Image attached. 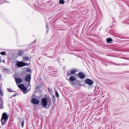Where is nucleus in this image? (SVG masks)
Segmentation results:
<instances>
[{"mask_svg": "<svg viewBox=\"0 0 129 129\" xmlns=\"http://www.w3.org/2000/svg\"><path fill=\"white\" fill-rule=\"evenodd\" d=\"M47 97L43 98L41 100L42 104V105L44 107H46L47 105L48 102Z\"/></svg>", "mask_w": 129, "mask_h": 129, "instance_id": "obj_5", "label": "nucleus"}, {"mask_svg": "<svg viewBox=\"0 0 129 129\" xmlns=\"http://www.w3.org/2000/svg\"><path fill=\"white\" fill-rule=\"evenodd\" d=\"M47 89L49 92H52V90L50 88L47 87Z\"/></svg>", "mask_w": 129, "mask_h": 129, "instance_id": "obj_26", "label": "nucleus"}, {"mask_svg": "<svg viewBox=\"0 0 129 129\" xmlns=\"http://www.w3.org/2000/svg\"><path fill=\"white\" fill-rule=\"evenodd\" d=\"M46 30L47 31H48V24L47 23H46Z\"/></svg>", "mask_w": 129, "mask_h": 129, "instance_id": "obj_24", "label": "nucleus"}, {"mask_svg": "<svg viewBox=\"0 0 129 129\" xmlns=\"http://www.w3.org/2000/svg\"><path fill=\"white\" fill-rule=\"evenodd\" d=\"M16 94L18 95L17 93H16L15 94L13 95H12V96L10 97V98H13V97H15V96H16Z\"/></svg>", "mask_w": 129, "mask_h": 129, "instance_id": "obj_28", "label": "nucleus"}, {"mask_svg": "<svg viewBox=\"0 0 129 129\" xmlns=\"http://www.w3.org/2000/svg\"><path fill=\"white\" fill-rule=\"evenodd\" d=\"M15 80L16 82V83L17 84V83L20 84L21 83H22V79L21 78H15Z\"/></svg>", "mask_w": 129, "mask_h": 129, "instance_id": "obj_10", "label": "nucleus"}, {"mask_svg": "<svg viewBox=\"0 0 129 129\" xmlns=\"http://www.w3.org/2000/svg\"><path fill=\"white\" fill-rule=\"evenodd\" d=\"M47 99L48 103L47 104L48 105V107H49V106L51 105L52 102L50 98L47 97Z\"/></svg>", "mask_w": 129, "mask_h": 129, "instance_id": "obj_14", "label": "nucleus"}, {"mask_svg": "<svg viewBox=\"0 0 129 129\" xmlns=\"http://www.w3.org/2000/svg\"><path fill=\"white\" fill-rule=\"evenodd\" d=\"M106 40L107 43L111 44L113 43L112 39L111 38H107Z\"/></svg>", "mask_w": 129, "mask_h": 129, "instance_id": "obj_13", "label": "nucleus"}, {"mask_svg": "<svg viewBox=\"0 0 129 129\" xmlns=\"http://www.w3.org/2000/svg\"><path fill=\"white\" fill-rule=\"evenodd\" d=\"M23 62L22 61L18 62L17 61L16 63L17 66L19 67H23Z\"/></svg>", "mask_w": 129, "mask_h": 129, "instance_id": "obj_8", "label": "nucleus"}, {"mask_svg": "<svg viewBox=\"0 0 129 129\" xmlns=\"http://www.w3.org/2000/svg\"><path fill=\"white\" fill-rule=\"evenodd\" d=\"M24 120H22L21 122V125H22V127H23L24 126Z\"/></svg>", "mask_w": 129, "mask_h": 129, "instance_id": "obj_22", "label": "nucleus"}, {"mask_svg": "<svg viewBox=\"0 0 129 129\" xmlns=\"http://www.w3.org/2000/svg\"><path fill=\"white\" fill-rule=\"evenodd\" d=\"M0 95L3 96L4 94L0 90Z\"/></svg>", "mask_w": 129, "mask_h": 129, "instance_id": "obj_29", "label": "nucleus"}, {"mask_svg": "<svg viewBox=\"0 0 129 129\" xmlns=\"http://www.w3.org/2000/svg\"><path fill=\"white\" fill-rule=\"evenodd\" d=\"M36 40H35V41H34V42H33V43H34V44H35V43H36Z\"/></svg>", "mask_w": 129, "mask_h": 129, "instance_id": "obj_33", "label": "nucleus"}, {"mask_svg": "<svg viewBox=\"0 0 129 129\" xmlns=\"http://www.w3.org/2000/svg\"><path fill=\"white\" fill-rule=\"evenodd\" d=\"M76 71L75 70H72L71 71V73L72 74H74L76 72Z\"/></svg>", "mask_w": 129, "mask_h": 129, "instance_id": "obj_18", "label": "nucleus"}, {"mask_svg": "<svg viewBox=\"0 0 129 129\" xmlns=\"http://www.w3.org/2000/svg\"><path fill=\"white\" fill-rule=\"evenodd\" d=\"M26 71L27 72H28L29 73H30L31 72V70L30 69L28 68V69H27L26 70Z\"/></svg>", "mask_w": 129, "mask_h": 129, "instance_id": "obj_21", "label": "nucleus"}, {"mask_svg": "<svg viewBox=\"0 0 129 129\" xmlns=\"http://www.w3.org/2000/svg\"><path fill=\"white\" fill-rule=\"evenodd\" d=\"M59 3L60 4H63L64 3V0H59Z\"/></svg>", "mask_w": 129, "mask_h": 129, "instance_id": "obj_16", "label": "nucleus"}, {"mask_svg": "<svg viewBox=\"0 0 129 129\" xmlns=\"http://www.w3.org/2000/svg\"><path fill=\"white\" fill-rule=\"evenodd\" d=\"M85 83L90 85H91L93 83V81L91 80L88 78H87L85 79Z\"/></svg>", "mask_w": 129, "mask_h": 129, "instance_id": "obj_6", "label": "nucleus"}, {"mask_svg": "<svg viewBox=\"0 0 129 129\" xmlns=\"http://www.w3.org/2000/svg\"><path fill=\"white\" fill-rule=\"evenodd\" d=\"M117 64L118 65H122V64Z\"/></svg>", "mask_w": 129, "mask_h": 129, "instance_id": "obj_34", "label": "nucleus"}, {"mask_svg": "<svg viewBox=\"0 0 129 129\" xmlns=\"http://www.w3.org/2000/svg\"><path fill=\"white\" fill-rule=\"evenodd\" d=\"M30 75L28 74L26 76L25 78V80L27 82H29L27 83L26 84H25L26 86H28V87L29 86H30Z\"/></svg>", "mask_w": 129, "mask_h": 129, "instance_id": "obj_4", "label": "nucleus"}, {"mask_svg": "<svg viewBox=\"0 0 129 129\" xmlns=\"http://www.w3.org/2000/svg\"><path fill=\"white\" fill-rule=\"evenodd\" d=\"M7 90L10 91V92H14V91H13V90H11V89L10 88H7Z\"/></svg>", "mask_w": 129, "mask_h": 129, "instance_id": "obj_23", "label": "nucleus"}, {"mask_svg": "<svg viewBox=\"0 0 129 129\" xmlns=\"http://www.w3.org/2000/svg\"><path fill=\"white\" fill-rule=\"evenodd\" d=\"M52 99H55V97L54 95H53L52 97Z\"/></svg>", "mask_w": 129, "mask_h": 129, "instance_id": "obj_32", "label": "nucleus"}, {"mask_svg": "<svg viewBox=\"0 0 129 129\" xmlns=\"http://www.w3.org/2000/svg\"><path fill=\"white\" fill-rule=\"evenodd\" d=\"M55 93L56 95V96L57 98L58 97H59V94L58 92L57 91H56Z\"/></svg>", "mask_w": 129, "mask_h": 129, "instance_id": "obj_27", "label": "nucleus"}, {"mask_svg": "<svg viewBox=\"0 0 129 129\" xmlns=\"http://www.w3.org/2000/svg\"><path fill=\"white\" fill-rule=\"evenodd\" d=\"M23 67L26 66H29L30 64V63H24L23 62Z\"/></svg>", "mask_w": 129, "mask_h": 129, "instance_id": "obj_19", "label": "nucleus"}, {"mask_svg": "<svg viewBox=\"0 0 129 129\" xmlns=\"http://www.w3.org/2000/svg\"><path fill=\"white\" fill-rule=\"evenodd\" d=\"M78 77L79 78L81 79H84L85 77V75L82 72H79L78 73Z\"/></svg>", "mask_w": 129, "mask_h": 129, "instance_id": "obj_9", "label": "nucleus"}, {"mask_svg": "<svg viewBox=\"0 0 129 129\" xmlns=\"http://www.w3.org/2000/svg\"><path fill=\"white\" fill-rule=\"evenodd\" d=\"M3 72L4 73H8L10 71L9 69L7 68L3 69Z\"/></svg>", "mask_w": 129, "mask_h": 129, "instance_id": "obj_15", "label": "nucleus"}, {"mask_svg": "<svg viewBox=\"0 0 129 129\" xmlns=\"http://www.w3.org/2000/svg\"><path fill=\"white\" fill-rule=\"evenodd\" d=\"M2 61H3V62L4 63H5V61L4 60H3Z\"/></svg>", "mask_w": 129, "mask_h": 129, "instance_id": "obj_36", "label": "nucleus"}, {"mask_svg": "<svg viewBox=\"0 0 129 129\" xmlns=\"http://www.w3.org/2000/svg\"><path fill=\"white\" fill-rule=\"evenodd\" d=\"M1 86H0V89H1Z\"/></svg>", "mask_w": 129, "mask_h": 129, "instance_id": "obj_37", "label": "nucleus"}, {"mask_svg": "<svg viewBox=\"0 0 129 129\" xmlns=\"http://www.w3.org/2000/svg\"><path fill=\"white\" fill-rule=\"evenodd\" d=\"M45 107L46 108H48V107Z\"/></svg>", "mask_w": 129, "mask_h": 129, "instance_id": "obj_38", "label": "nucleus"}, {"mask_svg": "<svg viewBox=\"0 0 129 129\" xmlns=\"http://www.w3.org/2000/svg\"><path fill=\"white\" fill-rule=\"evenodd\" d=\"M127 88L128 90H129V87H128Z\"/></svg>", "mask_w": 129, "mask_h": 129, "instance_id": "obj_35", "label": "nucleus"}, {"mask_svg": "<svg viewBox=\"0 0 129 129\" xmlns=\"http://www.w3.org/2000/svg\"><path fill=\"white\" fill-rule=\"evenodd\" d=\"M52 68L51 67H48L47 68V70H51V68Z\"/></svg>", "mask_w": 129, "mask_h": 129, "instance_id": "obj_31", "label": "nucleus"}, {"mask_svg": "<svg viewBox=\"0 0 129 129\" xmlns=\"http://www.w3.org/2000/svg\"><path fill=\"white\" fill-rule=\"evenodd\" d=\"M23 60V61H27L29 59H30L31 57H28L27 56H25L24 57L23 56H22Z\"/></svg>", "mask_w": 129, "mask_h": 129, "instance_id": "obj_12", "label": "nucleus"}, {"mask_svg": "<svg viewBox=\"0 0 129 129\" xmlns=\"http://www.w3.org/2000/svg\"><path fill=\"white\" fill-rule=\"evenodd\" d=\"M23 54V52H18V56H20L22 55Z\"/></svg>", "mask_w": 129, "mask_h": 129, "instance_id": "obj_20", "label": "nucleus"}, {"mask_svg": "<svg viewBox=\"0 0 129 129\" xmlns=\"http://www.w3.org/2000/svg\"><path fill=\"white\" fill-rule=\"evenodd\" d=\"M72 74H71V72H67V76H70Z\"/></svg>", "mask_w": 129, "mask_h": 129, "instance_id": "obj_25", "label": "nucleus"}, {"mask_svg": "<svg viewBox=\"0 0 129 129\" xmlns=\"http://www.w3.org/2000/svg\"><path fill=\"white\" fill-rule=\"evenodd\" d=\"M31 101L32 103L34 104H37L39 103V101L35 98H33Z\"/></svg>", "mask_w": 129, "mask_h": 129, "instance_id": "obj_7", "label": "nucleus"}, {"mask_svg": "<svg viewBox=\"0 0 129 129\" xmlns=\"http://www.w3.org/2000/svg\"><path fill=\"white\" fill-rule=\"evenodd\" d=\"M69 80L70 82L73 85V86L75 87L78 86H84V84H82L81 82L79 80H77V78L75 77L74 76H71L69 78Z\"/></svg>", "mask_w": 129, "mask_h": 129, "instance_id": "obj_1", "label": "nucleus"}, {"mask_svg": "<svg viewBox=\"0 0 129 129\" xmlns=\"http://www.w3.org/2000/svg\"><path fill=\"white\" fill-rule=\"evenodd\" d=\"M18 87L24 93H26L27 92V88L28 87H25L23 84H21L18 85Z\"/></svg>", "mask_w": 129, "mask_h": 129, "instance_id": "obj_3", "label": "nucleus"}, {"mask_svg": "<svg viewBox=\"0 0 129 129\" xmlns=\"http://www.w3.org/2000/svg\"><path fill=\"white\" fill-rule=\"evenodd\" d=\"M52 102H53V104H54V103L55 102V99H52Z\"/></svg>", "mask_w": 129, "mask_h": 129, "instance_id": "obj_30", "label": "nucleus"}, {"mask_svg": "<svg viewBox=\"0 0 129 129\" xmlns=\"http://www.w3.org/2000/svg\"><path fill=\"white\" fill-rule=\"evenodd\" d=\"M0 54L2 55H6V52L5 51H2L0 53Z\"/></svg>", "mask_w": 129, "mask_h": 129, "instance_id": "obj_17", "label": "nucleus"}, {"mask_svg": "<svg viewBox=\"0 0 129 129\" xmlns=\"http://www.w3.org/2000/svg\"><path fill=\"white\" fill-rule=\"evenodd\" d=\"M9 115H8L7 113L5 112L3 113L2 115L1 121L2 125L5 124L9 118Z\"/></svg>", "mask_w": 129, "mask_h": 129, "instance_id": "obj_2", "label": "nucleus"}, {"mask_svg": "<svg viewBox=\"0 0 129 129\" xmlns=\"http://www.w3.org/2000/svg\"><path fill=\"white\" fill-rule=\"evenodd\" d=\"M3 101L2 98L0 96V109H3L4 108Z\"/></svg>", "mask_w": 129, "mask_h": 129, "instance_id": "obj_11", "label": "nucleus"}, {"mask_svg": "<svg viewBox=\"0 0 129 129\" xmlns=\"http://www.w3.org/2000/svg\"><path fill=\"white\" fill-rule=\"evenodd\" d=\"M90 86H89V88H90Z\"/></svg>", "mask_w": 129, "mask_h": 129, "instance_id": "obj_39", "label": "nucleus"}]
</instances>
